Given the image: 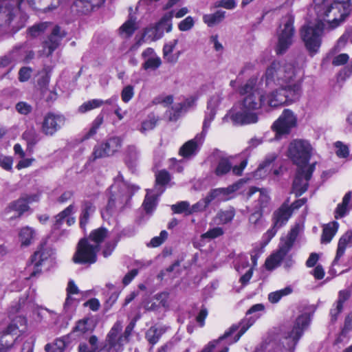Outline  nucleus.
<instances>
[{
  "label": "nucleus",
  "instance_id": "f257e3e1",
  "mask_svg": "<svg viewBox=\"0 0 352 352\" xmlns=\"http://www.w3.org/2000/svg\"><path fill=\"white\" fill-rule=\"evenodd\" d=\"M313 2L316 23L303 25L300 30V36L311 56L318 52L324 30L339 26L352 7V0H314Z\"/></svg>",
  "mask_w": 352,
  "mask_h": 352
},
{
  "label": "nucleus",
  "instance_id": "f03ea898",
  "mask_svg": "<svg viewBox=\"0 0 352 352\" xmlns=\"http://www.w3.org/2000/svg\"><path fill=\"white\" fill-rule=\"evenodd\" d=\"M294 65L285 61H274L266 70L265 83L273 85L278 89L271 92L269 104L271 106L287 105L298 101L302 95V81L295 80Z\"/></svg>",
  "mask_w": 352,
  "mask_h": 352
},
{
  "label": "nucleus",
  "instance_id": "7ed1b4c3",
  "mask_svg": "<svg viewBox=\"0 0 352 352\" xmlns=\"http://www.w3.org/2000/svg\"><path fill=\"white\" fill-rule=\"evenodd\" d=\"M256 79L252 78L239 88L241 95H245L242 102V108L234 105L224 116L223 121L233 125H248L255 124L258 120L256 110L263 108L269 111L278 106H271L268 103L271 93L265 96L256 87Z\"/></svg>",
  "mask_w": 352,
  "mask_h": 352
},
{
  "label": "nucleus",
  "instance_id": "20e7f679",
  "mask_svg": "<svg viewBox=\"0 0 352 352\" xmlns=\"http://www.w3.org/2000/svg\"><path fill=\"white\" fill-rule=\"evenodd\" d=\"M140 190L137 185L131 184L119 173L109 188V199L106 208L101 212L102 217L109 221L118 211L130 206L133 195Z\"/></svg>",
  "mask_w": 352,
  "mask_h": 352
},
{
  "label": "nucleus",
  "instance_id": "39448f33",
  "mask_svg": "<svg viewBox=\"0 0 352 352\" xmlns=\"http://www.w3.org/2000/svg\"><path fill=\"white\" fill-rule=\"evenodd\" d=\"M220 102L219 95L212 96L208 102L203 123L202 131L195 138L186 142L179 149V154L184 157H190L197 155L202 145L210 122L214 120Z\"/></svg>",
  "mask_w": 352,
  "mask_h": 352
},
{
  "label": "nucleus",
  "instance_id": "423d86ee",
  "mask_svg": "<svg viewBox=\"0 0 352 352\" xmlns=\"http://www.w3.org/2000/svg\"><path fill=\"white\" fill-rule=\"evenodd\" d=\"M28 15L16 0H0V28H12L14 32L24 27Z\"/></svg>",
  "mask_w": 352,
  "mask_h": 352
},
{
  "label": "nucleus",
  "instance_id": "0eeeda50",
  "mask_svg": "<svg viewBox=\"0 0 352 352\" xmlns=\"http://www.w3.org/2000/svg\"><path fill=\"white\" fill-rule=\"evenodd\" d=\"M294 16L287 14L283 16L276 32L278 42L275 51L277 54H284L294 43L295 28L294 27Z\"/></svg>",
  "mask_w": 352,
  "mask_h": 352
},
{
  "label": "nucleus",
  "instance_id": "6e6552de",
  "mask_svg": "<svg viewBox=\"0 0 352 352\" xmlns=\"http://www.w3.org/2000/svg\"><path fill=\"white\" fill-rule=\"evenodd\" d=\"M311 321L309 314H302L299 316L292 328L283 333V344L290 352H294L295 347L303 335L304 331L308 327Z\"/></svg>",
  "mask_w": 352,
  "mask_h": 352
},
{
  "label": "nucleus",
  "instance_id": "1a4fd4ad",
  "mask_svg": "<svg viewBox=\"0 0 352 352\" xmlns=\"http://www.w3.org/2000/svg\"><path fill=\"white\" fill-rule=\"evenodd\" d=\"M300 231L299 225H296L289 232L286 239L280 244L279 250L268 258L265 262L266 267L272 270L280 265L281 261L292 248Z\"/></svg>",
  "mask_w": 352,
  "mask_h": 352
},
{
  "label": "nucleus",
  "instance_id": "9d476101",
  "mask_svg": "<svg viewBox=\"0 0 352 352\" xmlns=\"http://www.w3.org/2000/svg\"><path fill=\"white\" fill-rule=\"evenodd\" d=\"M312 148L309 142L302 140H294L289 146V154L298 167L309 166Z\"/></svg>",
  "mask_w": 352,
  "mask_h": 352
},
{
  "label": "nucleus",
  "instance_id": "9b49d317",
  "mask_svg": "<svg viewBox=\"0 0 352 352\" xmlns=\"http://www.w3.org/2000/svg\"><path fill=\"white\" fill-rule=\"evenodd\" d=\"M122 329V323L117 321L107 334L106 343L98 352H120L127 342L120 333Z\"/></svg>",
  "mask_w": 352,
  "mask_h": 352
},
{
  "label": "nucleus",
  "instance_id": "f8f14e48",
  "mask_svg": "<svg viewBox=\"0 0 352 352\" xmlns=\"http://www.w3.org/2000/svg\"><path fill=\"white\" fill-rule=\"evenodd\" d=\"M98 251L96 245H92L87 239H82L78 244L73 260L76 263H94L96 261Z\"/></svg>",
  "mask_w": 352,
  "mask_h": 352
},
{
  "label": "nucleus",
  "instance_id": "ddd939ff",
  "mask_svg": "<svg viewBox=\"0 0 352 352\" xmlns=\"http://www.w3.org/2000/svg\"><path fill=\"white\" fill-rule=\"evenodd\" d=\"M258 317L259 315H257L255 318L252 317L250 318H245L239 324H232L229 329L226 331L223 336H221V343L223 342L230 345L236 342L245 333V331L254 323L256 318Z\"/></svg>",
  "mask_w": 352,
  "mask_h": 352
},
{
  "label": "nucleus",
  "instance_id": "4468645a",
  "mask_svg": "<svg viewBox=\"0 0 352 352\" xmlns=\"http://www.w3.org/2000/svg\"><path fill=\"white\" fill-rule=\"evenodd\" d=\"M316 163H314L309 166L298 167L292 186V191L296 197L300 196L307 190Z\"/></svg>",
  "mask_w": 352,
  "mask_h": 352
},
{
  "label": "nucleus",
  "instance_id": "2eb2a0df",
  "mask_svg": "<svg viewBox=\"0 0 352 352\" xmlns=\"http://www.w3.org/2000/svg\"><path fill=\"white\" fill-rule=\"evenodd\" d=\"M122 140L120 138L115 136L107 140L104 143L95 146L93 153L89 157L90 162L97 159L113 155L121 148Z\"/></svg>",
  "mask_w": 352,
  "mask_h": 352
},
{
  "label": "nucleus",
  "instance_id": "dca6fc26",
  "mask_svg": "<svg viewBox=\"0 0 352 352\" xmlns=\"http://www.w3.org/2000/svg\"><path fill=\"white\" fill-rule=\"evenodd\" d=\"M65 123V117L55 112H48L44 115L41 122V131L47 136H53Z\"/></svg>",
  "mask_w": 352,
  "mask_h": 352
},
{
  "label": "nucleus",
  "instance_id": "f3484780",
  "mask_svg": "<svg viewBox=\"0 0 352 352\" xmlns=\"http://www.w3.org/2000/svg\"><path fill=\"white\" fill-rule=\"evenodd\" d=\"M66 36L67 32L65 29L58 25H54L50 35L43 43V54L46 56L52 55Z\"/></svg>",
  "mask_w": 352,
  "mask_h": 352
},
{
  "label": "nucleus",
  "instance_id": "a211bd4d",
  "mask_svg": "<svg viewBox=\"0 0 352 352\" xmlns=\"http://www.w3.org/2000/svg\"><path fill=\"white\" fill-rule=\"evenodd\" d=\"M296 118L289 109H285L278 119L274 122L272 129L276 135L288 134L291 129L296 126Z\"/></svg>",
  "mask_w": 352,
  "mask_h": 352
},
{
  "label": "nucleus",
  "instance_id": "6ab92c4d",
  "mask_svg": "<svg viewBox=\"0 0 352 352\" xmlns=\"http://www.w3.org/2000/svg\"><path fill=\"white\" fill-rule=\"evenodd\" d=\"M98 192H94L93 195H87V198L83 199L81 202L79 224L80 228L83 231H85L86 226L88 224L90 218L96 211L94 200L98 197Z\"/></svg>",
  "mask_w": 352,
  "mask_h": 352
},
{
  "label": "nucleus",
  "instance_id": "aec40b11",
  "mask_svg": "<svg viewBox=\"0 0 352 352\" xmlns=\"http://www.w3.org/2000/svg\"><path fill=\"white\" fill-rule=\"evenodd\" d=\"M39 199V194L23 195L17 200L12 201L6 208L5 212L9 213L11 211H15L18 213V217H20L30 209V204L36 202Z\"/></svg>",
  "mask_w": 352,
  "mask_h": 352
},
{
  "label": "nucleus",
  "instance_id": "412c9836",
  "mask_svg": "<svg viewBox=\"0 0 352 352\" xmlns=\"http://www.w3.org/2000/svg\"><path fill=\"white\" fill-rule=\"evenodd\" d=\"M50 255V252L43 246L34 252L26 268V272L30 273V278L36 276L41 272L43 262L47 260Z\"/></svg>",
  "mask_w": 352,
  "mask_h": 352
},
{
  "label": "nucleus",
  "instance_id": "4be33fe9",
  "mask_svg": "<svg viewBox=\"0 0 352 352\" xmlns=\"http://www.w3.org/2000/svg\"><path fill=\"white\" fill-rule=\"evenodd\" d=\"M105 0H76L71 6L73 13L78 15H87L98 9Z\"/></svg>",
  "mask_w": 352,
  "mask_h": 352
},
{
  "label": "nucleus",
  "instance_id": "5701e85b",
  "mask_svg": "<svg viewBox=\"0 0 352 352\" xmlns=\"http://www.w3.org/2000/svg\"><path fill=\"white\" fill-rule=\"evenodd\" d=\"M23 49L21 47H14L11 51L0 57V68L9 67L4 76L8 74L14 68L11 65L14 63L20 62L22 57Z\"/></svg>",
  "mask_w": 352,
  "mask_h": 352
},
{
  "label": "nucleus",
  "instance_id": "b1692460",
  "mask_svg": "<svg viewBox=\"0 0 352 352\" xmlns=\"http://www.w3.org/2000/svg\"><path fill=\"white\" fill-rule=\"evenodd\" d=\"M142 58L144 60L142 64V68L145 70L152 69L155 70L158 69L161 64V58L156 54L154 50L151 47H148L142 53Z\"/></svg>",
  "mask_w": 352,
  "mask_h": 352
},
{
  "label": "nucleus",
  "instance_id": "393cba45",
  "mask_svg": "<svg viewBox=\"0 0 352 352\" xmlns=\"http://www.w3.org/2000/svg\"><path fill=\"white\" fill-rule=\"evenodd\" d=\"M174 11L166 13L156 24L155 28L154 37L155 39H160L162 37L164 32H169L172 30V19L174 16Z\"/></svg>",
  "mask_w": 352,
  "mask_h": 352
},
{
  "label": "nucleus",
  "instance_id": "a878e982",
  "mask_svg": "<svg viewBox=\"0 0 352 352\" xmlns=\"http://www.w3.org/2000/svg\"><path fill=\"white\" fill-rule=\"evenodd\" d=\"M196 100L195 98L190 97L186 99L183 102L175 104L168 111L169 120L170 121L177 120L182 113L186 111L195 104Z\"/></svg>",
  "mask_w": 352,
  "mask_h": 352
},
{
  "label": "nucleus",
  "instance_id": "bb28decb",
  "mask_svg": "<svg viewBox=\"0 0 352 352\" xmlns=\"http://www.w3.org/2000/svg\"><path fill=\"white\" fill-rule=\"evenodd\" d=\"M256 192L258 193V197L257 199V204L256 205V208L257 210L263 211V209L267 207L270 201V197L266 190L252 186L247 191L245 196L248 199H250L253 195Z\"/></svg>",
  "mask_w": 352,
  "mask_h": 352
},
{
  "label": "nucleus",
  "instance_id": "cd10ccee",
  "mask_svg": "<svg viewBox=\"0 0 352 352\" xmlns=\"http://www.w3.org/2000/svg\"><path fill=\"white\" fill-rule=\"evenodd\" d=\"M140 157V150L134 145H129L124 152V162L127 167L133 171Z\"/></svg>",
  "mask_w": 352,
  "mask_h": 352
},
{
  "label": "nucleus",
  "instance_id": "c85d7f7f",
  "mask_svg": "<svg viewBox=\"0 0 352 352\" xmlns=\"http://www.w3.org/2000/svg\"><path fill=\"white\" fill-rule=\"evenodd\" d=\"M247 160H243L239 166H232L228 159L221 156V175L226 174L232 170V173L236 176L242 175L243 171L247 166Z\"/></svg>",
  "mask_w": 352,
  "mask_h": 352
},
{
  "label": "nucleus",
  "instance_id": "c756f323",
  "mask_svg": "<svg viewBox=\"0 0 352 352\" xmlns=\"http://www.w3.org/2000/svg\"><path fill=\"white\" fill-rule=\"evenodd\" d=\"M292 210L286 204H283L274 213V223L276 227H282L285 225L292 215Z\"/></svg>",
  "mask_w": 352,
  "mask_h": 352
},
{
  "label": "nucleus",
  "instance_id": "7c9ffc66",
  "mask_svg": "<svg viewBox=\"0 0 352 352\" xmlns=\"http://www.w3.org/2000/svg\"><path fill=\"white\" fill-rule=\"evenodd\" d=\"M348 245H352L351 236L349 231L346 232L339 239L336 255L332 263L333 265L338 264L340 258L344 255Z\"/></svg>",
  "mask_w": 352,
  "mask_h": 352
},
{
  "label": "nucleus",
  "instance_id": "2f4dec72",
  "mask_svg": "<svg viewBox=\"0 0 352 352\" xmlns=\"http://www.w3.org/2000/svg\"><path fill=\"white\" fill-rule=\"evenodd\" d=\"M135 21L136 19L130 14L129 19L119 28V33L122 37L128 38L133 35L138 28Z\"/></svg>",
  "mask_w": 352,
  "mask_h": 352
},
{
  "label": "nucleus",
  "instance_id": "473e14b6",
  "mask_svg": "<svg viewBox=\"0 0 352 352\" xmlns=\"http://www.w3.org/2000/svg\"><path fill=\"white\" fill-rule=\"evenodd\" d=\"M338 228V223L336 221L331 222L324 226L321 236V243H329L337 232Z\"/></svg>",
  "mask_w": 352,
  "mask_h": 352
},
{
  "label": "nucleus",
  "instance_id": "72a5a7b5",
  "mask_svg": "<svg viewBox=\"0 0 352 352\" xmlns=\"http://www.w3.org/2000/svg\"><path fill=\"white\" fill-rule=\"evenodd\" d=\"M245 183L244 179H240L237 182L227 188H221V201H227L235 197V192Z\"/></svg>",
  "mask_w": 352,
  "mask_h": 352
},
{
  "label": "nucleus",
  "instance_id": "f704fd0d",
  "mask_svg": "<svg viewBox=\"0 0 352 352\" xmlns=\"http://www.w3.org/2000/svg\"><path fill=\"white\" fill-rule=\"evenodd\" d=\"M74 212V206L73 204L68 206L65 209L55 216V220L52 225V229L54 230L60 229L63 223L66 221V217L69 214H73Z\"/></svg>",
  "mask_w": 352,
  "mask_h": 352
},
{
  "label": "nucleus",
  "instance_id": "c9c22d12",
  "mask_svg": "<svg viewBox=\"0 0 352 352\" xmlns=\"http://www.w3.org/2000/svg\"><path fill=\"white\" fill-rule=\"evenodd\" d=\"M107 234L108 231L106 228H99L93 230L87 239L98 249L100 243L107 236Z\"/></svg>",
  "mask_w": 352,
  "mask_h": 352
},
{
  "label": "nucleus",
  "instance_id": "e433bc0d",
  "mask_svg": "<svg viewBox=\"0 0 352 352\" xmlns=\"http://www.w3.org/2000/svg\"><path fill=\"white\" fill-rule=\"evenodd\" d=\"M220 6V2L217 1L215 3V8H218ZM203 21L209 28H212L220 22V10L217 9L214 13L206 14L203 16Z\"/></svg>",
  "mask_w": 352,
  "mask_h": 352
},
{
  "label": "nucleus",
  "instance_id": "4c0bfd02",
  "mask_svg": "<svg viewBox=\"0 0 352 352\" xmlns=\"http://www.w3.org/2000/svg\"><path fill=\"white\" fill-rule=\"evenodd\" d=\"M170 179L169 173L166 170H161L156 175V184L153 190L160 191L161 195L164 191V186L168 183Z\"/></svg>",
  "mask_w": 352,
  "mask_h": 352
},
{
  "label": "nucleus",
  "instance_id": "58836bf2",
  "mask_svg": "<svg viewBox=\"0 0 352 352\" xmlns=\"http://www.w3.org/2000/svg\"><path fill=\"white\" fill-rule=\"evenodd\" d=\"M153 190H147L146 195L144 198L142 206L146 213L152 212L156 208L157 204V195H151Z\"/></svg>",
  "mask_w": 352,
  "mask_h": 352
},
{
  "label": "nucleus",
  "instance_id": "ea45409f",
  "mask_svg": "<svg viewBox=\"0 0 352 352\" xmlns=\"http://www.w3.org/2000/svg\"><path fill=\"white\" fill-rule=\"evenodd\" d=\"M35 235L34 230L30 227L23 228L19 232V240L21 245L28 246L30 245Z\"/></svg>",
  "mask_w": 352,
  "mask_h": 352
},
{
  "label": "nucleus",
  "instance_id": "a19ab883",
  "mask_svg": "<svg viewBox=\"0 0 352 352\" xmlns=\"http://www.w3.org/2000/svg\"><path fill=\"white\" fill-rule=\"evenodd\" d=\"M263 211L257 210L252 213L249 217V222L251 227L255 230H259L264 227V220L262 217Z\"/></svg>",
  "mask_w": 352,
  "mask_h": 352
},
{
  "label": "nucleus",
  "instance_id": "79ce46f5",
  "mask_svg": "<svg viewBox=\"0 0 352 352\" xmlns=\"http://www.w3.org/2000/svg\"><path fill=\"white\" fill-rule=\"evenodd\" d=\"M78 304V301L73 296H67L65 302L63 305V312L65 317L71 319L76 308Z\"/></svg>",
  "mask_w": 352,
  "mask_h": 352
},
{
  "label": "nucleus",
  "instance_id": "37998d69",
  "mask_svg": "<svg viewBox=\"0 0 352 352\" xmlns=\"http://www.w3.org/2000/svg\"><path fill=\"white\" fill-rule=\"evenodd\" d=\"M351 192H348L345 194L342 199V201L341 204H339L336 209V215L335 217L336 219L341 218L344 217L349 211L348 205L351 200Z\"/></svg>",
  "mask_w": 352,
  "mask_h": 352
},
{
  "label": "nucleus",
  "instance_id": "c03bdc74",
  "mask_svg": "<svg viewBox=\"0 0 352 352\" xmlns=\"http://www.w3.org/2000/svg\"><path fill=\"white\" fill-rule=\"evenodd\" d=\"M104 104V102L101 99H92L85 102L78 107V112L85 113L91 110L99 108Z\"/></svg>",
  "mask_w": 352,
  "mask_h": 352
},
{
  "label": "nucleus",
  "instance_id": "a18cd8bd",
  "mask_svg": "<svg viewBox=\"0 0 352 352\" xmlns=\"http://www.w3.org/2000/svg\"><path fill=\"white\" fill-rule=\"evenodd\" d=\"M15 340L11 335H0V352H9L13 348Z\"/></svg>",
  "mask_w": 352,
  "mask_h": 352
},
{
  "label": "nucleus",
  "instance_id": "49530a36",
  "mask_svg": "<svg viewBox=\"0 0 352 352\" xmlns=\"http://www.w3.org/2000/svg\"><path fill=\"white\" fill-rule=\"evenodd\" d=\"M164 332L162 328L151 327L146 333V338L150 344L154 345L160 340Z\"/></svg>",
  "mask_w": 352,
  "mask_h": 352
},
{
  "label": "nucleus",
  "instance_id": "de8ad7c7",
  "mask_svg": "<svg viewBox=\"0 0 352 352\" xmlns=\"http://www.w3.org/2000/svg\"><path fill=\"white\" fill-rule=\"evenodd\" d=\"M292 292V288L288 286L284 289L270 293L268 300L271 303H277L283 296H287Z\"/></svg>",
  "mask_w": 352,
  "mask_h": 352
},
{
  "label": "nucleus",
  "instance_id": "09e8293b",
  "mask_svg": "<svg viewBox=\"0 0 352 352\" xmlns=\"http://www.w3.org/2000/svg\"><path fill=\"white\" fill-rule=\"evenodd\" d=\"M104 120V116L102 113H99L97 117L91 123V126L89 130L84 135L83 140H87L91 137L94 136L96 133L97 130L101 126Z\"/></svg>",
  "mask_w": 352,
  "mask_h": 352
},
{
  "label": "nucleus",
  "instance_id": "8fccbe9b",
  "mask_svg": "<svg viewBox=\"0 0 352 352\" xmlns=\"http://www.w3.org/2000/svg\"><path fill=\"white\" fill-rule=\"evenodd\" d=\"M104 120V116L102 113H99L97 117L91 123V126L89 130L84 135L83 140H87L91 137L94 136L96 133L97 130L101 126Z\"/></svg>",
  "mask_w": 352,
  "mask_h": 352
},
{
  "label": "nucleus",
  "instance_id": "3c124183",
  "mask_svg": "<svg viewBox=\"0 0 352 352\" xmlns=\"http://www.w3.org/2000/svg\"><path fill=\"white\" fill-rule=\"evenodd\" d=\"M178 43L177 39H174L170 43L166 44L163 48V54L164 58L168 62H174L175 59L173 56L172 55V52H173L175 46Z\"/></svg>",
  "mask_w": 352,
  "mask_h": 352
},
{
  "label": "nucleus",
  "instance_id": "603ef678",
  "mask_svg": "<svg viewBox=\"0 0 352 352\" xmlns=\"http://www.w3.org/2000/svg\"><path fill=\"white\" fill-rule=\"evenodd\" d=\"M233 263L235 270L239 272H240L241 270L245 269L249 266L248 257L243 254H240L236 256L233 261Z\"/></svg>",
  "mask_w": 352,
  "mask_h": 352
},
{
  "label": "nucleus",
  "instance_id": "864d4df0",
  "mask_svg": "<svg viewBox=\"0 0 352 352\" xmlns=\"http://www.w3.org/2000/svg\"><path fill=\"white\" fill-rule=\"evenodd\" d=\"M23 138L30 146H34L40 141L39 135L34 129L25 131L23 134Z\"/></svg>",
  "mask_w": 352,
  "mask_h": 352
},
{
  "label": "nucleus",
  "instance_id": "5fc2aeb1",
  "mask_svg": "<svg viewBox=\"0 0 352 352\" xmlns=\"http://www.w3.org/2000/svg\"><path fill=\"white\" fill-rule=\"evenodd\" d=\"M50 25V23L48 22H43L34 25L29 28V34L33 37L38 36L40 34L44 32Z\"/></svg>",
  "mask_w": 352,
  "mask_h": 352
},
{
  "label": "nucleus",
  "instance_id": "6e6d98bb",
  "mask_svg": "<svg viewBox=\"0 0 352 352\" xmlns=\"http://www.w3.org/2000/svg\"><path fill=\"white\" fill-rule=\"evenodd\" d=\"M195 23L194 19L188 16L179 23L178 28L182 32L188 31L193 28Z\"/></svg>",
  "mask_w": 352,
  "mask_h": 352
},
{
  "label": "nucleus",
  "instance_id": "4d7b16f0",
  "mask_svg": "<svg viewBox=\"0 0 352 352\" xmlns=\"http://www.w3.org/2000/svg\"><path fill=\"white\" fill-rule=\"evenodd\" d=\"M276 155H272L267 157L265 161L259 165L258 168L256 169V175L261 176L263 175V172L265 173L267 168L270 166V164L275 160Z\"/></svg>",
  "mask_w": 352,
  "mask_h": 352
},
{
  "label": "nucleus",
  "instance_id": "13d9d810",
  "mask_svg": "<svg viewBox=\"0 0 352 352\" xmlns=\"http://www.w3.org/2000/svg\"><path fill=\"white\" fill-rule=\"evenodd\" d=\"M153 102L155 104H162L164 107H168L173 102V96L172 95H161L155 98Z\"/></svg>",
  "mask_w": 352,
  "mask_h": 352
},
{
  "label": "nucleus",
  "instance_id": "bf43d9fd",
  "mask_svg": "<svg viewBox=\"0 0 352 352\" xmlns=\"http://www.w3.org/2000/svg\"><path fill=\"white\" fill-rule=\"evenodd\" d=\"M134 96V87L132 85H127L124 87L121 91L122 100L127 103Z\"/></svg>",
  "mask_w": 352,
  "mask_h": 352
},
{
  "label": "nucleus",
  "instance_id": "052dcab7",
  "mask_svg": "<svg viewBox=\"0 0 352 352\" xmlns=\"http://www.w3.org/2000/svg\"><path fill=\"white\" fill-rule=\"evenodd\" d=\"M190 204L188 201H182L171 206V209L175 213L180 214L186 212L188 214Z\"/></svg>",
  "mask_w": 352,
  "mask_h": 352
},
{
  "label": "nucleus",
  "instance_id": "680f3d73",
  "mask_svg": "<svg viewBox=\"0 0 352 352\" xmlns=\"http://www.w3.org/2000/svg\"><path fill=\"white\" fill-rule=\"evenodd\" d=\"M13 159L10 156L0 155V167L7 171L12 170Z\"/></svg>",
  "mask_w": 352,
  "mask_h": 352
},
{
  "label": "nucleus",
  "instance_id": "e2e57ef3",
  "mask_svg": "<svg viewBox=\"0 0 352 352\" xmlns=\"http://www.w3.org/2000/svg\"><path fill=\"white\" fill-rule=\"evenodd\" d=\"M168 232L166 230L161 231L160 236L153 237L149 243V246L156 248L160 246L167 239Z\"/></svg>",
  "mask_w": 352,
  "mask_h": 352
},
{
  "label": "nucleus",
  "instance_id": "0e129e2a",
  "mask_svg": "<svg viewBox=\"0 0 352 352\" xmlns=\"http://www.w3.org/2000/svg\"><path fill=\"white\" fill-rule=\"evenodd\" d=\"M156 126V120L154 117L149 118L142 122L140 131L145 133L148 131L153 129Z\"/></svg>",
  "mask_w": 352,
  "mask_h": 352
},
{
  "label": "nucleus",
  "instance_id": "69168bd1",
  "mask_svg": "<svg viewBox=\"0 0 352 352\" xmlns=\"http://www.w3.org/2000/svg\"><path fill=\"white\" fill-rule=\"evenodd\" d=\"M117 245L116 241H108L105 243L102 248V254L104 257L107 258L111 254Z\"/></svg>",
  "mask_w": 352,
  "mask_h": 352
},
{
  "label": "nucleus",
  "instance_id": "338daca9",
  "mask_svg": "<svg viewBox=\"0 0 352 352\" xmlns=\"http://www.w3.org/2000/svg\"><path fill=\"white\" fill-rule=\"evenodd\" d=\"M32 69L30 67H23L19 72V80L20 82L28 81L31 77Z\"/></svg>",
  "mask_w": 352,
  "mask_h": 352
},
{
  "label": "nucleus",
  "instance_id": "774afa93",
  "mask_svg": "<svg viewBox=\"0 0 352 352\" xmlns=\"http://www.w3.org/2000/svg\"><path fill=\"white\" fill-rule=\"evenodd\" d=\"M16 111L23 115H28L32 111V107L25 102H19L16 104Z\"/></svg>",
  "mask_w": 352,
  "mask_h": 352
}]
</instances>
